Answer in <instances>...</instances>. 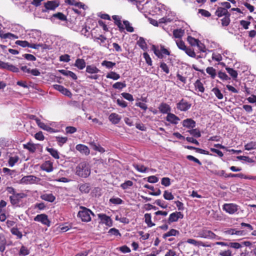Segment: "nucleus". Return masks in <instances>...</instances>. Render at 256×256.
<instances>
[{"label":"nucleus","mask_w":256,"mask_h":256,"mask_svg":"<svg viewBox=\"0 0 256 256\" xmlns=\"http://www.w3.org/2000/svg\"><path fill=\"white\" fill-rule=\"evenodd\" d=\"M121 118V116L116 113H112L108 117L110 121L114 124L119 123Z\"/></svg>","instance_id":"obj_20"},{"label":"nucleus","mask_w":256,"mask_h":256,"mask_svg":"<svg viewBox=\"0 0 256 256\" xmlns=\"http://www.w3.org/2000/svg\"><path fill=\"white\" fill-rule=\"evenodd\" d=\"M245 150H254L256 148V144L254 142H251L246 144L244 146Z\"/></svg>","instance_id":"obj_52"},{"label":"nucleus","mask_w":256,"mask_h":256,"mask_svg":"<svg viewBox=\"0 0 256 256\" xmlns=\"http://www.w3.org/2000/svg\"><path fill=\"white\" fill-rule=\"evenodd\" d=\"M176 44L178 47L182 50H184L186 48L184 42L180 40H176Z\"/></svg>","instance_id":"obj_61"},{"label":"nucleus","mask_w":256,"mask_h":256,"mask_svg":"<svg viewBox=\"0 0 256 256\" xmlns=\"http://www.w3.org/2000/svg\"><path fill=\"white\" fill-rule=\"evenodd\" d=\"M144 222L147 224L148 227H152L154 226L155 224L152 223L151 220L152 216L150 214L146 213L144 216Z\"/></svg>","instance_id":"obj_34"},{"label":"nucleus","mask_w":256,"mask_h":256,"mask_svg":"<svg viewBox=\"0 0 256 256\" xmlns=\"http://www.w3.org/2000/svg\"><path fill=\"white\" fill-rule=\"evenodd\" d=\"M138 46L142 50H144L147 48L146 44L142 38H140L138 41Z\"/></svg>","instance_id":"obj_49"},{"label":"nucleus","mask_w":256,"mask_h":256,"mask_svg":"<svg viewBox=\"0 0 256 256\" xmlns=\"http://www.w3.org/2000/svg\"><path fill=\"white\" fill-rule=\"evenodd\" d=\"M226 233L228 234H236L238 236H242L244 234V230H238L236 229L230 228L226 231Z\"/></svg>","instance_id":"obj_33"},{"label":"nucleus","mask_w":256,"mask_h":256,"mask_svg":"<svg viewBox=\"0 0 256 256\" xmlns=\"http://www.w3.org/2000/svg\"><path fill=\"white\" fill-rule=\"evenodd\" d=\"M187 39L190 44L193 46H195L196 44H198V43L200 42L199 40L196 39L190 36H188Z\"/></svg>","instance_id":"obj_56"},{"label":"nucleus","mask_w":256,"mask_h":256,"mask_svg":"<svg viewBox=\"0 0 256 256\" xmlns=\"http://www.w3.org/2000/svg\"><path fill=\"white\" fill-rule=\"evenodd\" d=\"M180 234V232L172 228L167 232L164 234L162 236L164 238H166L167 237L171 236H177Z\"/></svg>","instance_id":"obj_28"},{"label":"nucleus","mask_w":256,"mask_h":256,"mask_svg":"<svg viewBox=\"0 0 256 256\" xmlns=\"http://www.w3.org/2000/svg\"><path fill=\"white\" fill-rule=\"evenodd\" d=\"M34 220L36 222H40L43 224H44L48 226H50V221L48 219V216L46 214H38L34 218Z\"/></svg>","instance_id":"obj_10"},{"label":"nucleus","mask_w":256,"mask_h":256,"mask_svg":"<svg viewBox=\"0 0 256 256\" xmlns=\"http://www.w3.org/2000/svg\"><path fill=\"white\" fill-rule=\"evenodd\" d=\"M184 214L181 212H175L170 214L168 219V223L170 224L178 222L179 219H182Z\"/></svg>","instance_id":"obj_8"},{"label":"nucleus","mask_w":256,"mask_h":256,"mask_svg":"<svg viewBox=\"0 0 256 256\" xmlns=\"http://www.w3.org/2000/svg\"><path fill=\"white\" fill-rule=\"evenodd\" d=\"M80 190L84 193H88L90 190V186L88 184H82L79 186Z\"/></svg>","instance_id":"obj_40"},{"label":"nucleus","mask_w":256,"mask_h":256,"mask_svg":"<svg viewBox=\"0 0 256 256\" xmlns=\"http://www.w3.org/2000/svg\"><path fill=\"white\" fill-rule=\"evenodd\" d=\"M58 6V4L56 1H48L44 4L45 10L43 12H46L48 10H54Z\"/></svg>","instance_id":"obj_15"},{"label":"nucleus","mask_w":256,"mask_h":256,"mask_svg":"<svg viewBox=\"0 0 256 256\" xmlns=\"http://www.w3.org/2000/svg\"><path fill=\"white\" fill-rule=\"evenodd\" d=\"M188 132L191 135L196 138H200L201 136V134L200 130L197 128L192 129L191 130H188Z\"/></svg>","instance_id":"obj_54"},{"label":"nucleus","mask_w":256,"mask_h":256,"mask_svg":"<svg viewBox=\"0 0 256 256\" xmlns=\"http://www.w3.org/2000/svg\"><path fill=\"white\" fill-rule=\"evenodd\" d=\"M46 150L50 153V154L52 155V156H53L56 159H59L60 156H59V153L58 151L54 149L53 148H46Z\"/></svg>","instance_id":"obj_35"},{"label":"nucleus","mask_w":256,"mask_h":256,"mask_svg":"<svg viewBox=\"0 0 256 256\" xmlns=\"http://www.w3.org/2000/svg\"><path fill=\"white\" fill-rule=\"evenodd\" d=\"M29 253H30L29 250L27 248H26V246H22L21 247L20 250L19 252L20 255H21L22 256H26V255L28 254Z\"/></svg>","instance_id":"obj_59"},{"label":"nucleus","mask_w":256,"mask_h":256,"mask_svg":"<svg viewBox=\"0 0 256 256\" xmlns=\"http://www.w3.org/2000/svg\"><path fill=\"white\" fill-rule=\"evenodd\" d=\"M90 174L89 165L86 162H80L76 168V174L79 176L87 178Z\"/></svg>","instance_id":"obj_1"},{"label":"nucleus","mask_w":256,"mask_h":256,"mask_svg":"<svg viewBox=\"0 0 256 256\" xmlns=\"http://www.w3.org/2000/svg\"><path fill=\"white\" fill-rule=\"evenodd\" d=\"M35 121L38 124V126L41 128L42 129L46 130L50 133H54L56 132L57 131L55 130L54 128L50 127L46 124H44V122L40 121V119L38 118H35Z\"/></svg>","instance_id":"obj_12"},{"label":"nucleus","mask_w":256,"mask_h":256,"mask_svg":"<svg viewBox=\"0 0 256 256\" xmlns=\"http://www.w3.org/2000/svg\"><path fill=\"white\" fill-rule=\"evenodd\" d=\"M6 240L4 236L2 234H0V252H4L6 249Z\"/></svg>","instance_id":"obj_32"},{"label":"nucleus","mask_w":256,"mask_h":256,"mask_svg":"<svg viewBox=\"0 0 256 256\" xmlns=\"http://www.w3.org/2000/svg\"><path fill=\"white\" fill-rule=\"evenodd\" d=\"M56 139L58 146H62L68 140V138L66 137L56 136Z\"/></svg>","instance_id":"obj_45"},{"label":"nucleus","mask_w":256,"mask_h":256,"mask_svg":"<svg viewBox=\"0 0 256 256\" xmlns=\"http://www.w3.org/2000/svg\"><path fill=\"white\" fill-rule=\"evenodd\" d=\"M226 70L233 78H237L238 72L236 70L230 68H226Z\"/></svg>","instance_id":"obj_50"},{"label":"nucleus","mask_w":256,"mask_h":256,"mask_svg":"<svg viewBox=\"0 0 256 256\" xmlns=\"http://www.w3.org/2000/svg\"><path fill=\"white\" fill-rule=\"evenodd\" d=\"M112 19L114 20L115 24L119 28L120 32H122L124 30V26L121 22L120 18L118 16L114 15L112 16Z\"/></svg>","instance_id":"obj_23"},{"label":"nucleus","mask_w":256,"mask_h":256,"mask_svg":"<svg viewBox=\"0 0 256 256\" xmlns=\"http://www.w3.org/2000/svg\"><path fill=\"white\" fill-rule=\"evenodd\" d=\"M222 209L226 212L230 214H233L239 210L240 206L235 204H224L222 206Z\"/></svg>","instance_id":"obj_6"},{"label":"nucleus","mask_w":256,"mask_h":256,"mask_svg":"<svg viewBox=\"0 0 256 256\" xmlns=\"http://www.w3.org/2000/svg\"><path fill=\"white\" fill-rule=\"evenodd\" d=\"M86 66V62L82 58H78L76 60L74 66L79 70H83Z\"/></svg>","instance_id":"obj_30"},{"label":"nucleus","mask_w":256,"mask_h":256,"mask_svg":"<svg viewBox=\"0 0 256 256\" xmlns=\"http://www.w3.org/2000/svg\"><path fill=\"white\" fill-rule=\"evenodd\" d=\"M122 96L124 98L130 102H132L134 100L133 96L129 93L122 92Z\"/></svg>","instance_id":"obj_64"},{"label":"nucleus","mask_w":256,"mask_h":256,"mask_svg":"<svg viewBox=\"0 0 256 256\" xmlns=\"http://www.w3.org/2000/svg\"><path fill=\"white\" fill-rule=\"evenodd\" d=\"M40 179L33 175H28L22 177L18 182L20 184H38Z\"/></svg>","instance_id":"obj_3"},{"label":"nucleus","mask_w":256,"mask_h":256,"mask_svg":"<svg viewBox=\"0 0 256 256\" xmlns=\"http://www.w3.org/2000/svg\"><path fill=\"white\" fill-rule=\"evenodd\" d=\"M59 72L62 74L68 76H70L72 78L73 80H75L77 79L76 75L72 72L66 70H59Z\"/></svg>","instance_id":"obj_31"},{"label":"nucleus","mask_w":256,"mask_h":256,"mask_svg":"<svg viewBox=\"0 0 256 256\" xmlns=\"http://www.w3.org/2000/svg\"><path fill=\"white\" fill-rule=\"evenodd\" d=\"M54 89L60 92L65 96H70L72 95V93L70 92L68 89L64 88L62 86L59 84H54Z\"/></svg>","instance_id":"obj_18"},{"label":"nucleus","mask_w":256,"mask_h":256,"mask_svg":"<svg viewBox=\"0 0 256 256\" xmlns=\"http://www.w3.org/2000/svg\"><path fill=\"white\" fill-rule=\"evenodd\" d=\"M184 31L181 28L174 30L173 32V34L174 38H180L184 35Z\"/></svg>","instance_id":"obj_39"},{"label":"nucleus","mask_w":256,"mask_h":256,"mask_svg":"<svg viewBox=\"0 0 256 256\" xmlns=\"http://www.w3.org/2000/svg\"><path fill=\"white\" fill-rule=\"evenodd\" d=\"M182 126L187 128H194L196 126V122L191 118H187L182 121Z\"/></svg>","instance_id":"obj_22"},{"label":"nucleus","mask_w":256,"mask_h":256,"mask_svg":"<svg viewBox=\"0 0 256 256\" xmlns=\"http://www.w3.org/2000/svg\"><path fill=\"white\" fill-rule=\"evenodd\" d=\"M161 184L165 186H168L170 185V180L167 177L163 178L162 179Z\"/></svg>","instance_id":"obj_63"},{"label":"nucleus","mask_w":256,"mask_h":256,"mask_svg":"<svg viewBox=\"0 0 256 256\" xmlns=\"http://www.w3.org/2000/svg\"><path fill=\"white\" fill-rule=\"evenodd\" d=\"M27 195L23 192L16 193L14 195H12L10 196V199L11 204L16 206H18L21 200L23 198H26Z\"/></svg>","instance_id":"obj_7"},{"label":"nucleus","mask_w":256,"mask_h":256,"mask_svg":"<svg viewBox=\"0 0 256 256\" xmlns=\"http://www.w3.org/2000/svg\"><path fill=\"white\" fill-rule=\"evenodd\" d=\"M90 145L92 147V148L95 150H96V151H98L100 152H105V150L102 147L100 146L99 144L97 145L94 142H92L90 144Z\"/></svg>","instance_id":"obj_46"},{"label":"nucleus","mask_w":256,"mask_h":256,"mask_svg":"<svg viewBox=\"0 0 256 256\" xmlns=\"http://www.w3.org/2000/svg\"><path fill=\"white\" fill-rule=\"evenodd\" d=\"M102 66H105L108 69L112 68L114 66H116V63L108 61V60H104L102 64Z\"/></svg>","instance_id":"obj_38"},{"label":"nucleus","mask_w":256,"mask_h":256,"mask_svg":"<svg viewBox=\"0 0 256 256\" xmlns=\"http://www.w3.org/2000/svg\"><path fill=\"white\" fill-rule=\"evenodd\" d=\"M40 197L42 200L50 202H54L56 200V197L52 194H44Z\"/></svg>","instance_id":"obj_24"},{"label":"nucleus","mask_w":256,"mask_h":256,"mask_svg":"<svg viewBox=\"0 0 256 256\" xmlns=\"http://www.w3.org/2000/svg\"><path fill=\"white\" fill-rule=\"evenodd\" d=\"M100 72V70L94 65H88L86 67V72L90 74H96Z\"/></svg>","instance_id":"obj_27"},{"label":"nucleus","mask_w":256,"mask_h":256,"mask_svg":"<svg viewBox=\"0 0 256 256\" xmlns=\"http://www.w3.org/2000/svg\"><path fill=\"white\" fill-rule=\"evenodd\" d=\"M158 110L162 114H168V113L170 112L171 110V108L170 106L167 104L162 102L158 106Z\"/></svg>","instance_id":"obj_19"},{"label":"nucleus","mask_w":256,"mask_h":256,"mask_svg":"<svg viewBox=\"0 0 256 256\" xmlns=\"http://www.w3.org/2000/svg\"><path fill=\"white\" fill-rule=\"evenodd\" d=\"M164 198L166 200H172L174 198V196L172 195V192H169L168 190H165L164 193Z\"/></svg>","instance_id":"obj_57"},{"label":"nucleus","mask_w":256,"mask_h":256,"mask_svg":"<svg viewBox=\"0 0 256 256\" xmlns=\"http://www.w3.org/2000/svg\"><path fill=\"white\" fill-rule=\"evenodd\" d=\"M194 84L196 90H198L199 92H204V88L200 80H197Z\"/></svg>","instance_id":"obj_37"},{"label":"nucleus","mask_w":256,"mask_h":256,"mask_svg":"<svg viewBox=\"0 0 256 256\" xmlns=\"http://www.w3.org/2000/svg\"><path fill=\"white\" fill-rule=\"evenodd\" d=\"M98 217L100 220V223L105 224L106 226L110 227L112 226V220L111 218L104 214H98Z\"/></svg>","instance_id":"obj_9"},{"label":"nucleus","mask_w":256,"mask_h":256,"mask_svg":"<svg viewBox=\"0 0 256 256\" xmlns=\"http://www.w3.org/2000/svg\"><path fill=\"white\" fill-rule=\"evenodd\" d=\"M15 44L18 46H20L22 48H34L36 50H38L40 47H42L43 46V44H35L32 43V42L31 41L30 42H28L26 40H16L15 42Z\"/></svg>","instance_id":"obj_5"},{"label":"nucleus","mask_w":256,"mask_h":256,"mask_svg":"<svg viewBox=\"0 0 256 256\" xmlns=\"http://www.w3.org/2000/svg\"><path fill=\"white\" fill-rule=\"evenodd\" d=\"M166 120V121L174 124H178V122L180 120V119L178 116L170 112L167 114Z\"/></svg>","instance_id":"obj_17"},{"label":"nucleus","mask_w":256,"mask_h":256,"mask_svg":"<svg viewBox=\"0 0 256 256\" xmlns=\"http://www.w3.org/2000/svg\"><path fill=\"white\" fill-rule=\"evenodd\" d=\"M110 202L114 204H120L123 203V200L119 198H112L110 200Z\"/></svg>","instance_id":"obj_55"},{"label":"nucleus","mask_w":256,"mask_h":256,"mask_svg":"<svg viewBox=\"0 0 256 256\" xmlns=\"http://www.w3.org/2000/svg\"><path fill=\"white\" fill-rule=\"evenodd\" d=\"M152 49L156 56L160 58H162L164 56L170 54V52L162 45H160V48L153 46Z\"/></svg>","instance_id":"obj_4"},{"label":"nucleus","mask_w":256,"mask_h":256,"mask_svg":"<svg viewBox=\"0 0 256 256\" xmlns=\"http://www.w3.org/2000/svg\"><path fill=\"white\" fill-rule=\"evenodd\" d=\"M191 107V104L184 98L182 99L176 104V108L180 111L185 112Z\"/></svg>","instance_id":"obj_11"},{"label":"nucleus","mask_w":256,"mask_h":256,"mask_svg":"<svg viewBox=\"0 0 256 256\" xmlns=\"http://www.w3.org/2000/svg\"><path fill=\"white\" fill-rule=\"evenodd\" d=\"M52 16L62 21L66 20V17L62 12L54 14Z\"/></svg>","instance_id":"obj_60"},{"label":"nucleus","mask_w":256,"mask_h":256,"mask_svg":"<svg viewBox=\"0 0 256 256\" xmlns=\"http://www.w3.org/2000/svg\"><path fill=\"white\" fill-rule=\"evenodd\" d=\"M123 26H124V30L126 29V30L128 32H132L134 31V29L133 27L131 26L130 22L128 20H124L123 21Z\"/></svg>","instance_id":"obj_42"},{"label":"nucleus","mask_w":256,"mask_h":256,"mask_svg":"<svg viewBox=\"0 0 256 256\" xmlns=\"http://www.w3.org/2000/svg\"><path fill=\"white\" fill-rule=\"evenodd\" d=\"M0 37L2 38L16 39L18 36L8 32L4 34L3 31L0 30Z\"/></svg>","instance_id":"obj_26"},{"label":"nucleus","mask_w":256,"mask_h":256,"mask_svg":"<svg viewBox=\"0 0 256 256\" xmlns=\"http://www.w3.org/2000/svg\"><path fill=\"white\" fill-rule=\"evenodd\" d=\"M106 77L107 78H110L114 80H116L120 78V75L114 72H110L107 74Z\"/></svg>","instance_id":"obj_36"},{"label":"nucleus","mask_w":256,"mask_h":256,"mask_svg":"<svg viewBox=\"0 0 256 256\" xmlns=\"http://www.w3.org/2000/svg\"><path fill=\"white\" fill-rule=\"evenodd\" d=\"M200 237L205 238H215L216 236L212 231L207 230H202L199 232Z\"/></svg>","instance_id":"obj_14"},{"label":"nucleus","mask_w":256,"mask_h":256,"mask_svg":"<svg viewBox=\"0 0 256 256\" xmlns=\"http://www.w3.org/2000/svg\"><path fill=\"white\" fill-rule=\"evenodd\" d=\"M206 72L212 78H214L216 75V70L212 67H208L206 68Z\"/></svg>","instance_id":"obj_43"},{"label":"nucleus","mask_w":256,"mask_h":256,"mask_svg":"<svg viewBox=\"0 0 256 256\" xmlns=\"http://www.w3.org/2000/svg\"><path fill=\"white\" fill-rule=\"evenodd\" d=\"M230 14H228L226 16H224L222 20V26H228L230 22Z\"/></svg>","instance_id":"obj_51"},{"label":"nucleus","mask_w":256,"mask_h":256,"mask_svg":"<svg viewBox=\"0 0 256 256\" xmlns=\"http://www.w3.org/2000/svg\"><path fill=\"white\" fill-rule=\"evenodd\" d=\"M92 214L94 215V213L90 210L84 206H80V210L78 214V217L82 222H88L91 220L90 215Z\"/></svg>","instance_id":"obj_2"},{"label":"nucleus","mask_w":256,"mask_h":256,"mask_svg":"<svg viewBox=\"0 0 256 256\" xmlns=\"http://www.w3.org/2000/svg\"><path fill=\"white\" fill-rule=\"evenodd\" d=\"M76 148L77 150L80 152L86 155H88L90 154V150L88 147L84 144H78L76 146Z\"/></svg>","instance_id":"obj_21"},{"label":"nucleus","mask_w":256,"mask_h":256,"mask_svg":"<svg viewBox=\"0 0 256 256\" xmlns=\"http://www.w3.org/2000/svg\"><path fill=\"white\" fill-rule=\"evenodd\" d=\"M134 168L139 172H145L147 170V168L142 164H136L134 165Z\"/></svg>","instance_id":"obj_48"},{"label":"nucleus","mask_w":256,"mask_h":256,"mask_svg":"<svg viewBox=\"0 0 256 256\" xmlns=\"http://www.w3.org/2000/svg\"><path fill=\"white\" fill-rule=\"evenodd\" d=\"M126 87L125 82H116L112 85V88L114 89L122 90Z\"/></svg>","instance_id":"obj_44"},{"label":"nucleus","mask_w":256,"mask_h":256,"mask_svg":"<svg viewBox=\"0 0 256 256\" xmlns=\"http://www.w3.org/2000/svg\"><path fill=\"white\" fill-rule=\"evenodd\" d=\"M215 14L218 17L224 16L230 14L226 8L222 7L218 8Z\"/></svg>","instance_id":"obj_25"},{"label":"nucleus","mask_w":256,"mask_h":256,"mask_svg":"<svg viewBox=\"0 0 256 256\" xmlns=\"http://www.w3.org/2000/svg\"><path fill=\"white\" fill-rule=\"evenodd\" d=\"M212 92L216 96L218 100H222L224 98V95L221 91L217 88H214L212 89Z\"/></svg>","instance_id":"obj_41"},{"label":"nucleus","mask_w":256,"mask_h":256,"mask_svg":"<svg viewBox=\"0 0 256 256\" xmlns=\"http://www.w3.org/2000/svg\"><path fill=\"white\" fill-rule=\"evenodd\" d=\"M185 52L190 56L192 58H194L196 56V54L194 50L191 48H186L184 50Z\"/></svg>","instance_id":"obj_62"},{"label":"nucleus","mask_w":256,"mask_h":256,"mask_svg":"<svg viewBox=\"0 0 256 256\" xmlns=\"http://www.w3.org/2000/svg\"><path fill=\"white\" fill-rule=\"evenodd\" d=\"M133 185V182L131 180H126L120 184V187L123 190H126Z\"/></svg>","instance_id":"obj_53"},{"label":"nucleus","mask_w":256,"mask_h":256,"mask_svg":"<svg viewBox=\"0 0 256 256\" xmlns=\"http://www.w3.org/2000/svg\"><path fill=\"white\" fill-rule=\"evenodd\" d=\"M0 68L6 69L14 72H19V69L16 66L1 60H0Z\"/></svg>","instance_id":"obj_13"},{"label":"nucleus","mask_w":256,"mask_h":256,"mask_svg":"<svg viewBox=\"0 0 256 256\" xmlns=\"http://www.w3.org/2000/svg\"><path fill=\"white\" fill-rule=\"evenodd\" d=\"M10 232L12 234L16 236L18 238H22V232L19 231L18 228H13L11 229Z\"/></svg>","instance_id":"obj_58"},{"label":"nucleus","mask_w":256,"mask_h":256,"mask_svg":"<svg viewBox=\"0 0 256 256\" xmlns=\"http://www.w3.org/2000/svg\"><path fill=\"white\" fill-rule=\"evenodd\" d=\"M106 39V38L102 35H100L98 37L95 36L94 38V40L98 42L100 45L105 42Z\"/></svg>","instance_id":"obj_47"},{"label":"nucleus","mask_w":256,"mask_h":256,"mask_svg":"<svg viewBox=\"0 0 256 256\" xmlns=\"http://www.w3.org/2000/svg\"><path fill=\"white\" fill-rule=\"evenodd\" d=\"M40 168L42 170L48 172H52L54 170L53 162L50 160L46 161L41 165Z\"/></svg>","instance_id":"obj_16"},{"label":"nucleus","mask_w":256,"mask_h":256,"mask_svg":"<svg viewBox=\"0 0 256 256\" xmlns=\"http://www.w3.org/2000/svg\"><path fill=\"white\" fill-rule=\"evenodd\" d=\"M23 147L24 149H26L30 152L32 153L34 152L36 149V145L30 142H28L26 144H24Z\"/></svg>","instance_id":"obj_29"}]
</instances>
